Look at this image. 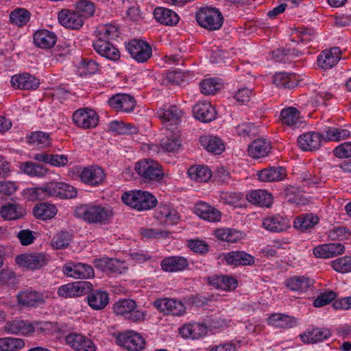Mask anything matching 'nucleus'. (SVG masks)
<instances>
[{"label": "nucleus", "mask_w": 351, "mask_h": 351, "mask_svg": "<svg viewBox=\"0 0 351 351\" xmlns=\"http://www.w3.org/2000/svg\"><path fill=\"white\" fill-rule=\"evenodd\" d=\"M29 12L22 8L12 11L10 15V21L19 27L25 25L29 21Z\"/></svg>", "instance_id": "nucleus-60"}, {"label": "nucleus", "mask_w": 351, "mask_h": 351, "mask_svg": "<svg viewBox=\"0 0 351 351\" xmlns=\"http://www.w3.org/2000/svg\"><path fill=\"white\" fill-rule=\"evenodd\" d=\"M75 215L88 223L108 224L114 215L112 208L98 203H90L76 207Z\"/></svg>", "instance_id": "nucleus-1"}, {"label": "nucleus", "mask_w": 351, "mask_h": 351, "mask_svg": "<svg viewBox=\"0 0 351 351\" xmlns=\"http://www.w3.org/2000/svg\"><path fill=\"white\" fill-rule=\"evenodd\" d=\"M60 23L66 28L79 29L84 24V19L79 12L62 10L58 13Z\"/></svg>", "instance_id": "nucleus-25"}, {"label": "nucleus", "mask_w": 351, "mask_h": 351, "mask_svg": "<svg viewBox=\"0 0 351 351\" xmlns=\"http://www.w3.org/2000/svg\"><path fill=\"white\" fill-rule=\"evenodd\" d=\"M273 83L278 88L291 89L297 86L295 77L292 73H277L273 77Z\"/></svg>", "instance_id": "nucleus-46"}, {"label": "nucleus", "mask_w": 351, "mask_h": 351, "mask_svg": "<svg viewBox=\"0 0 351 351\" xmlns=\"http://www.w3.org/2000/svg\"><path fill=\"white\" fill-rule=\"evenodd\" d=\"M300 53L295 49H277L271 52V59L277 62L286 63L289 60V58L298 57Z\"/></svg>", "instance_id": "nucleus-58"}, {"label": "nucleus", "mask_w": 351, "mask_h": 351, "mask_svg": "<svg viewBox=\"0 0 351 351\" xmlns=\"http://www.w3.org/2000/svg\"><path fill=\"white\" fill-rule=\"evenodd\" d=\"M345 252V246L340 243H328L319 245L313 250L315 257L330 258L342 254Z\"/></svg>", "instance_id": "nucleus-22"}, {"label": "nucleus", "mask_w": 351, "mask_h": 351, "mask_svg": "<svg viewBox=\"0 0 351 351\" xmlns=\"http://www.w3.org/2000/svg\"><path fill=\"white\" fill-rule=\"evenodd\" d=\"M271 145L269 141L264 138L254 140L248 147L249 155L253 158H260L268 155Z\"/></svg>", "instance_id": "nucleus-38"}, {"label": "nucleus", "mask_w": 351, "mask_h": 351, "mask_svg": "<svg viewBox=\"0 0 351 351\" xmlns=\"http://www.w3.org/2000/svg\"><path fill=\"white\" fill-rule=\"evenodd\" d=\"M92 287V284L88 281H77L60 286L57 293L64 298L78 297L88 293Z\"/></svg>", "instance_id": "nucleus-8"}, {"label": "nucleus", "mask_w": 351, "mask_h": 351, "mask_svg": "<svg viewBox=\"0 0 351 351\" xmlns=\"http://www.w3.org/2000/svg\"><path fill=\"white\" fill-rule=\"evenodd\" d=\"M191 180L199 182H207L211 177L210 170L205 166H192L188 170Z\"/></svg>", "instance_id": "nucleus-52"}, {"label": "nucleus", "mask_w": 351, "mask_h": 351, "mask_svg": "<svg viewBox=\"0 0 351 351\" xmlns=\"http://www.w3.org/2000/svg\"><path fill=\"white\" fill-rule=\"evenodd\" d=\"M87 297L88 305L94 310L104 309L109 302V295L106 291L90 290Z\"/></svg>", "instance_id": "nucleus-41"}, {"label": "nucleus", "mask_w": 351, "mask_h": 351, "mask_svg": "<svg viewBox=\"0 0 351 351\" xmlns=\"http://www.w3.org/2000/svg\"><path fill=\"white\" fill-rule=\"evenodd\" d=\"M63 273L73 278H90L94 276L93 267L84 263H69L63 267Z\"/></svg>", "instance_id": "nucleus-20"}, {"label": "nucleus", "mask_w": 351, "mask_h": 351, "mask_svg": "<svg viewBox=\"0 0 351 351\" xmlns=\"http://www.w3.org/2000/svg\"><path fill=\"white\" fill-rule=\"evenodd\" d=\"M113 311L132 322H141L145 319L144 311L137 309L136 302L132 299L117 301L113 305Z\"/></svg>", "instance_id": "nucleus-4"}, {"label": "nucleus", "mask_w": 351, "mask_h": 351, "mask_svg": "<svg viewBox=\"0 0 351 351\" xmlns=\"http://www.w3.org/2000/svg\"><path fill=\"white\" fill-rule=\"evenodd\" d=\"M197 23L210 31L219 29L223 23V17L220 11L214 8H201L195 14Z\"/></svg>", "instance_id": "nucleus-3"}, {"label": "nucleus", "mask_w": 351, "mask_h": 351, "mask_svg": "<svg viewBox=\"0 0 351 351\" xmlns=\"http://www.w3.org/2000/svg\"><path fill=\"white\" fill-rule=\"evenodd\" d=\"M19 168L23 173L32 178H43L47 173L45 166L33 162H22Z\"/></svg>", "instance_id": "nucleus-44"}, {"label": "nucleus", "mask_w": 351, "mask_h": 351, "mask_svg": "<svg viewBox=\"0 0 351 351\" xmlns=\"http://www.w3.org/2000/svg\"><path fill=\"white\" fill-rule=\"evenodd\" d=\"M119 34L118 27L111 24L101 25L97 29V38H101V40L110 41L116 39Z\"/></svg>", "instance_id": "nucleus-56"}, {"label": "nucleus", "mask_w": 351, "mask_h": 351, "mask_svg": "<svg viewBox=\"0 0 351 351\" xmlns=\"http://www.w3.org/2000/svg\"><path fill=\"white\" fill-rule=\"evenodd\" d=\"M160 146L166 152H176L181 147V141L177 136H166L161 140Z\"/></svg>", "instance_id": "nucleus-61"}, {"label": "nucleus", "mask_w": 351, "mask_h": 351, "mask_svg": "<svg viewBox=\"0 0 351 351\" xmlns=\"http://www.w3.org/2000/svg\"><path fill=\"white\" fill-rule=\"evenodd\" d=\"M193 113L195 119L207 123L215 119L216 112L211 104L206 101L199 102L193 106Z\"/></svg>", "instance_id": "nucleus-32"}, {"label": "nucleus", "mask_w": 351, "mask_h": 351, "mask_svg": "<svg viewBox=\"0 0 351 351\" xmlns=\"http://www.w3.org/2000/svg\"><path fill=\"white\" fill-rule=\"evenodd\" d=\"M221 256L227 265L234 267L253 265L255 263L254 257L244 251H232L222 254Z\"/></svg>", "instance_id": "nucleus-16"}, {"label": "nucleus", "mask_w": 351, "mask_h": 351, "mask_svg": "<svg viewBox=\"0 0 351 351\" xmlns=\"http://www.w3.org/2000/svg\"><path fill=\"white\" fill-rule=\"evenodd\" d=\"M35 324L37 325L38 322L30 324L26 321L14 319L5 323L4 330L10 334L28 336L34 332Z\"/></svg>", "instance_id": "nucleus-23"}, {"label": "nucleus", "mask_w": 351, "mask_h": 351, "mask_svg": "<svg viewBox=\"0 0 351 351\" xmlns=\"http://www.w3.org/2000/svg\"><path fill=\"white\" fill-rule=\"evenodd\" d=\"M108 130L118 134H134L138 132V128L136 126L118 121L110 122Z\"/></svg>", "instance_id": "nucleus-55"}, {"label": "nucleus", "mask_w": 351, "mask_h": 351, "mask_svg": "<svg viewBox=\"0 0 351 351\" xmlns=\"http://www.w3.org/2000/svg\"><path fill=\"white\" fill-rule=\"evenodd\" d=\"M46 298L44 293L32 288L21 291L16 295L19 305L31 308H36L44 304Z\"/></svg>", "instance_id": "nucleus-9"}, {"label": "nucleus", "mask_w": 351, "mask_h": 351, "mask_svg": "<svg viewBox=\"0 0 351 351\" xmlns=\"http://www.w3.org/2000/svg\"><path fill=\"white\" fill-rule=\"evenodd\" d=\"M118 344L128 351H141L145 345V339L136 332L128 331L117 337Z\"/></svg>", "instance_id": "nucleus-10"}, {"label": "nucleus", "mask_w": 351, "mask_h": 351, "mask_svg": "<svg viewBox=\"0 0 351 351\" xmlns=\"http://www.w3.org/2000/svg\"><path fill=\"white\" fill-rule=\"evenodd\" d=\"M93 47L98 54L108 60L117 61L120 58L119 49L110 41L97 38L93 42Z\"/></svg>", "instance_id": "nucleus-17"}, {"label": "nucleus", "mask_w": 351, "mask_h": 351, "mask_svg": "<svg viewBox=\"0 0 351 351\" xmlns=\"http://www.w3.org/2000/svg\"><path fill=\"white\" fill-rule=\"evenodd\" d=\"M258 178L261 182H279L287 176V170L280 166H272L257 171Z\"/></svg>", "instance_id": "nucleus-26"}, {"label": "nucleus", "mask_w": 351, "mask_h": 351, "mask_svg": "<svg viewBox=\"0 0 351 351\" xmlns=\"http://www.w3.org/2000/svg\"><path fill=\"white\" fill-rule=\"evenodd\" d=\"M72 234L68 231H61L55 234L51 239V246L57 250L66 248L72 239Z\"/></svg>", "instance_id": "nucleus-57"}, {"label": "nucleus", "mask_w": 351, "mask_h": 351, "mask_svg": "<svg viewBox=\"0 0 351 351\" xmlns=\"http://www.w3.org/2000/svg\"><path fill=\"white\" fill-rule=\"evenodd\" d=\"M121 199L125 204L139 211L150 210L157 204V199L154 195L141 190L125 192Z\"/></svg>", "instance_id": "nucleus-2"}, {"label": "nucleus", "mask_w": 351, "mask_h": 351, "mask_svg": "<svg viewBox=\"0 0 351 351\" xmlns=\"http://www.w3.org/2000/svg\"><path fill=\"white\" fill-rule=\"evenodd\" d=\"M270 325L283 328H289L296 325L295 319L291 316L282 313L272 314L268 318Z\"/></svg>", "instance_id": "nucleus-49"}, {"label": "nucleus", "mask_w": 351, "mask_h": 351, "mask_svg": "<svg viewBox=\"0 0 351 351\" xmlns=\"http://www.w3.org/2000/svg\"><path fill=\"white\" fill-rule=\"evenodd\" d=\"M154 15L158 22L165 25H176L180 20V17L176 12L163 7L156 8L154 10Z\"/></svg>", "instance_id": "nucleus-36"}, {"label": "nucleus", "mask_w": 351, "mask_h": 351, "mask_svg": "<svg viewBox=\"0 0 351 351\" xmlns=\"http://www.w3.org/2000/svg\"><path fill=\"white\" fill-rule=\"evenodd\" d=\"M263 226L269 232H281L289 227V221L280 215H271L263 219Z\"/></svg>", "instance_id": "nucleus-31"}, {"label": "nucleus", "mask_w": 351, "mask_h": 351, "mask_svg": "<svg viewBox=\"0 0 351 351\" xmlns=\"http://www.w3.org/2000/svg\"><path fill=\"white\" fill-rule=\"evenodd\" d=\"M280 121L283 125L298 128L301 124L300 112L294 107L285 108L280 112Z\"/></svg>", "instance_id": "nucleus-43"}, {"label": "nucleus", "mask_w": 351, "mask_h": 351, "mask_svg": "<svg viewBox=\"0 0 351 351\" xmlns=\"http://www.w3.org/2000/svg\"><path fill=\"white\" fill-rule=\"evenodd\" d=\"M314 280L305 276H294L286 279L285 286L298 294L304 293L311 289Z\"/></svg>", "instance_id": "nucleus-21"}, {"label": "nucleus", "mask_w": 351, "mask_h": 351, "mask_svg": "<svg viewBox=\"0 0 351 351\" xmlns=\"http://www.w3.org/2000/svg\"><path fill=\"white\" fill-rule=\"evenodd\" d=\"M156 217L162 222L168 225L176 224L180 216L178 212L170 206L159 207L156 212Z\"/></svg>", "instance_id": "nucleus-42"}, {"label": "nucleus", "mask_w": 351, "mask_h": 351, "mask_svg": "<svg viewBox=\"0 0 351 351\" xmlns=\"http://www.w3.org/2000/svg\"><path fill=\"white\" fill-rule=\"evenodd\" d=\"M72 120L79 128L91 129L97 127L99 117L94 110L89 108H82L73 112Z\"/></svg>", "instance_id": "nucleus-6"}, {"label": "nucleus", "mask_w": 351, "mask_h": 351, "mask_svg": "<svg viewBox=\"0 0 351 351\" xmlns=\"http://www.w3.org/2000/svg\"><path fill=\"white\" fill-rule=\"evenodd\" d=\"M33 41L35 45L39 48L50 49L55 45L57 36L53 32L47 29H40L34 33Z\"/></svg>", "instance_id": "nucleus-33"}, {"label": "nucleus", "mask_w": 351, "mask_h": 351, "mask_svg": "<svg viewBox=\"0 0 351 351\" xmlns=\"http://www.w3.org/2000/svg\"><path fill=\"white\" fill-rule=\"evenodd\" d=\"M57 213L56 206L49 203H40L34 208V215L37 219L47 220L53 218Z\"/></svg>", "instance_id": "nucleus-51"}, {"label": "nucleus", "mask_w": 351, "mask_h": 351, "mask_svg": "<svg viewBox=\"0 0 351 351\" xmlns=\"http://www.w3.org/2000/svg\"><path fill=\"white\" fill-rule=\"evenodd\" d=\"M154 306L165 314L177 316L182 315L186 311V307L182 302L173 299L162 298L156 300L154 302Z\"/></svg>", "instance_id": "nucleus-13"}, {"label": "nucleus", "mask_w": 351, "mask_h": 351, "mask_svg": "<svg viewBox=\"0 0 351 351\" xmlns=\"http://www.w3.org/2000/svg\"><path fill=\"white\" fill-rule=\"evenodd\" d=\"M201 93L204 95H214L221 88V84L217 78H208L199 84Z\"/></svg>", "instance_id": "nucleus-62"}, {"label": "nucleus", "mask_w": 351, "mask_h": 351, "mask_svg": "<svg viewBox=\"0 0 351 351\" xmlns=\"http://www.w3.org/2000/svg\"><path fill=\"white\" fill-rule=\"evenodd\" d=\"M135 170L145 182L158 181L164 176L158 162L147 159L138 161L135 165Z\"/></svg>", "instance_id": "nucleus-5"}, {"label": "nucleus", "mask_w": 351, "mask_h": 351, "mask_svg": "<svg viewBox=\"0 0 351 351\" xmlns=\"http://www.w3.org/2000/svg\"><path fill=\"white\" fill-rule=\"evenodd\" d=\"M25 345L23 339L13 337L0 338V351H16Z\"/></svg>", "instance_id": "nucleus-59"}, {"label": "nucleus", "mask_w": 351, "mask_h": 351, "mask_svg": "<svg viewBox=\"0 0 351 351\" xmlns=\"http://www.w3.org/2000/svg\"><path fill=\"white\" fill-rule=\"evenodd\" d=\"M62 186L63 182H51L44 187L29 189L27 194L32 200L42 199L49 196L61 198V189Z\"/></svg>", "instance_id": "nucleus-11"}, {"label": "nucleus", "mask_w": 351, "mask_h": 351, "mask_svg": "<svg viewBox=\"0 0 351 351\" xmlns=\"http://www.w3.org/2000/svg\"><path fill=\"white\" fill-rule=\"evenodd\" d=\"M350 235L351 232L350 230L343 226L334 228L328 232V237L331 240L341 241L348 239Z\"/></svg>", "instance_id": "nucleus-64"}, {"label": "nucleus", "mask_w": 351, "mask_h": 351, "mask_svg": "<svg viewBox=\"0 0 351 351\" xmlns=\"http://www.w3.org/2000/svg\"><path fill=\"white\" fill-rule=\"evenodd\" d=\"M157 114L163 123L169 122L171 125H176L180 121L183 112L176 106L173 105L160 108Z\"/></svg>", "instance_id": "nucleus-35"}, {"label": "nucleus", "mask_w": 351, "mask_h": 351, "mask_svg": "<svg viewBox=\"0 0 351 351\" xmlns=\"http://www.w3.org/2000/svg\"><path fill=\"white\" fill-rule=\"evenodd\" d=\"M340 50L337 47L330 51H323L317 57V64L324 69L333 67L340 60Z\"/></svg>", "instance_id": "nucleus-37"}, {"label": "nucleus", "mask_w": 351, "mask_h": 351, "mask_svg": "<svg viewBox=\"0 0 351 351\" xmlns=\"http://www.w3.org/2000/svg\"><path fill=\"white\" fill-rule=\"evenodd\" d=\"M323 139V133L309 132L300 135L298 138L299 147L304 151L317 149Z\"/></svg>", "instance_id": "nucleus-28"}, {"label": "nucleus", "mask_w": 351, "mask_h": 351, "mask_svg": "<svg viewBox=\"0 0 351 351\" xmlns=\"http://www.w3.org/2000/svg\"><path fill=\"white\" fill-rule=\"evenodd\" d=\"M10 84L16 89L35 90L39 86L40 81L28 73H22L13 75L11 77Z\"/></svg>", "instance_id": "nucleus-18"}, {"label": "nucleus", "mask_w": 351, "mask_h": 351, "mask_svg": "<svg viewBox=\"0 0 351 351\" xmlns=\"http://www.w3.org/2000/svg\"><path fill=\"white\" fill-rule=\"evenodd\" d=\"M66 342L77 351H95V346L92 340L80 334L67 335Z\"/></svg>", "instance_id": "nucleus-27"}, {"label": "nucleus", "mask_w": 351, "mask_h": 351, "mask_svg": "<svg viewBox=\"0 0 351 351\" xmlns=\"http://www.w3.org/2000/svg\"><path fill=\"white\" fill-rule=\"evenodd\" d=\"M332 332L327 328H311L300 335L301 341L304 343H317L328 339Z\"/></svg>", "instance_id": "nucleus-19"}, {"label": "nucleus", "mask_w": 351, "mask_h": 351, "mask_svg": "<svg viewBox=\"0 0 351 351\" xmlns=\"http://www.w3.org/2000/svg\"><path fill=\"white\" fill-rule=\"evenodd\" d=\"M332 268L339 273L351 271V256L338 258L331 262Z\"/></svg>", "instance_id": "nucleus-63"}, {"label": "nucleus", "mask_w": 351, "mask_h": 351, "mask_svg": "<svg viewBox=\"0 0 351 351\" xmlns=\"http://www.w3.org/2000/svg\"><path fill=\"white\" fill-rule=\"evenodd\" d=\"M25 209L17 203L8 202L0 210V215L5 220L18 219L25 215Z\"/></svg>", "instance_id": "nucleus-40"}, {"label": "nucleus", "mask_w": 351, "mask_h": 351, "mask_svg": "<svg viewBox=\"0 0 351 351\" xmlns=\"http://www.w3.org/2000/svg\"><path fill=\"white\" fill-rule=\"evenodd\" d=\"M109 105L119 112H130L136 106L133 97L128 94H117L108 99Z\"/></svg>", "instance_id": "nucleus-24"}, {"label": "nucleus", "mask_w": 351, "mask_h": 351, "mask_svg": "<svg viewBox=\"0 0 351 351\" xmlns=\"http://www.w3.org/2000/svg\"><path fill=\"white\" fill-rule=\"evenodd\" d=\"M78 173L82 182L92 186L101 184L105 178L103 169L95 165L82 168Z\"/></svg>", "instance_id": "nucleus-12"}, {"label": "nucleus", "mask_w": 351, "mask_h": 351, "mask_svg": "<svg viewBox=\"0 0 351 351\" xmlns=\"http://www.w3.org/2000/svg\"><path fill=\"white\" fill-rule=\"evenodd\" d=\"M27 139L29 145L38 148H45L51 145L49 134L42 131L31 132Z\"/></svg>", "instance_id": "nucleus-47"}, {"label": "nucleus", "mask_w": 351, "mask_h": 351, "mask_svg": "<svg viewBox=\"0 0 351 351\" xmlns=\"http://www.w3.org/2000/svg\"><path fill=\"white\" fill-rule=\"evenodd\" d=\"M247 201L262 207H269L273 202L272 195L265 190H254L246 195Z\"/></svg>", "instance_id": "nucleus-39"}, {"label": "nucleus", "mask_w": 351, "mask_h": 351, "mask_svg": "<svg viewBox=\"0 0 351 351\" xmlns=\"http://www.w3.org/2000/svg\"><path fill=\"white\" fill-rule=\"evenodd\" d=\"M195 213L200 218L209 222L219 221L221 217L219 210L204 202L195 204Z\"/></svg>", "instance_id": "nucleus-29"}, {"label": "nucleus", "mask_w": 351, "mask_h": 351, "mask_svg": "<svg viewBox=\"0 0 351 351\" xmlns=\"http://www.w3.org/2000/svg\"><path fill=\"white\" fill-rule=\"evenodd\" d=\"M319 222V217L313 213H305L298 216L294 221V227L302 231L313 228Z\"/></svg>", "instance_id": "nucleus-45"}, {"label": "nucleus", "mask_w": 351, "mask_h": 351, "mask_svg": "<svg viewBox=\"0 0 351 351\" xmlns=\"http://www.w3.org/2000/svg\"><path fill=\"white\" fill-rule=\"evenodd\" d=\"M207 282L217 289L231 291L237 287V280L228 276L214 275L207 278Z\"/></svg>", "instance_id": "nucleus-34"}, {"label": "nucleus", "mask_w": 351, "mask_h": 351, "mask_svg": "<svg viewBox=\"0 0 351 351\" xmlns=\"http://www.w3.org/2000/svg\"><path fill=\"white\" fill-rule=\"evenodd\" d=\"M350 136V132L347 129L329 128L323 132V139L325 141H340Z\"/></svg>", "instance_id": "nucleus-53"}, {"label": "nucleus", "mask_w": 351, "mask_h": 351, "mask_svg": "<svg viewBox=\"0 0 351 351\" xmlns=\"http://www.w3.org/2000/svg\"><path fill=\"white\" fill-rule=\"evenodd\" d=\"M206 327L197 323L184 324L180 328V334L185 338L198 339L206 332Z\"/></svg>", "instance_id": "nucleus-50"}, {"label": "nucleus", "mask_w": 351, "mask_h": 351, "mask_svg": "<svg viewBox=\"0 0 351 351\" xmlns=\"http://www.w3.org/2000/svg\"><path fill=\"white\" fill-rule=\"evenodd\" d=\"M200 142L202 146L209 152L215 154H221L225 149L222 141L214 136H205L200 138Z\"/></svg>", "instance_id": "nucleus-48"}, {"label": "nucleus", "mask_w": 351, "mask_h": 351, "mask_svg": "<svg viewBox=\"0 0 351 351\" xmlns=\"http://www.w3.org/2000/svg\"><path fill=\"white\" fill-rule=\"evenodd\" d=\"M162 270L168 272H177L186 269L189 266L186 258L180 256H172L165 258L161 261Z\"/></svg>", "instance_id": "nucleus-30"}, {"label": "nucleus", "mask_w": 351, "mask_h": 351, "mask_svg": "<svg viewBox=\"0 0 351 351\" xmlns=\"http://www.w3.org/2000/svg\"><path fill=\"white\" fill-rule=\"evenodd\" d=\"M215 236L221 241L235 243L242 238L243 233L234 229L221 228L216 230Z\"/></svg>", "instance_id": "nucleus-54"}, {"label": "nucleus", "mask_w": 351, "mask_h": 351, "mask_svg": "<svg viewBox=\"0 0 351 351\" xmlns=\"http://www.w3.org/2000/svg\"><path fill=\"white\" fill-rule=\"evenodd\" d=\"M93 263L97 269L110 274H121L126 269L125 263L117 258H101Z\"/></svg>", "instance_id": "nucleus-15"}, {"label": "nucleus", "mask_w": 351, "mask_h": 351, "mask_svg": "<svg viewBox=\"0 0 351 351\" xmlns=\"http://www.w3.org/2000/svg\"><path fill=\"white\" fill-rule=\"evenodd\" d=\"M16 261L19 265L34 270L46 265L47 258L43 253L24 254L17 256Z\"/></svg>", "instance_id": "nucleus-14"}, {"label": "nucleus", "mask_w": 351, "mask_h": 351, "mask_svg": "<svg viewBox=\"0 0 351 351\" xmlns=\"http://www.w3.org/2000/svg\"><path fill=\"white\" fill-rule=\"evenodd\" d=\"M126 49L131 56L138 62H146L152 54L151 46L141 40H130L127 44Z\"/></svg>", "instance_id": "nucleus-7"}]
</instances>
